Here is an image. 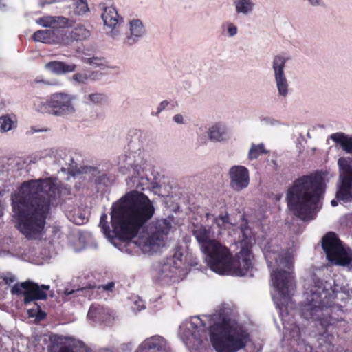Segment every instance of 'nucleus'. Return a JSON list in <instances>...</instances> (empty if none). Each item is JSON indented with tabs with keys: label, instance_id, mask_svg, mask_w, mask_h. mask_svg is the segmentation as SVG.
Masks as SVG:
<instances>
[{
	"label": "nucleus",
	"instance_id": "obj_38",
	"mask_svg": "<svg viewBox=\"0 0 352 352\" xmlns=\"http://www.w3.org/2000/svg\"><path fill=\"white\" fill-rule=\"evenodd\" d=\"M107 215L102 214L100 217L99 226L101 228L102 232L104 235L110 238L111 236V231L108 226Z\"/></svg>",
	"mask_w": 352,
	"mask_h": 352
},
{
	"label": "nucleus",
	"instance_id": "obj_39",
	"mask_svg": "<svg viewBox=\"0 0 352 352\" xmlns=\"http://www.w3.org/2000/svg\"><path fill=\"white\" fill-rule=\"evenodd\" d=\"M222 28L226 30L227 36L229 37H234L238 34V27L231 21L223 23Z\"/></svg>",
	"mask_w": 352,
	"mask_h": 352
},
{
	"label": "nucleus",
	"instance_id": "obj_16",
	"mask_svg": "<svg viewBox=\"0 0 352 352\" xmlns=\"http://www.w3.org/2000/svg\"><path fill=\"white\" fill-rule=\"evenodd\" d=\"M101 18L104 24V30L106 35L113 41L119 35L123 18L120 16L117 10L113 6H101Z\"/></svg>",
	"mask_w": 352,
	"mask_h": 352
},
{
	"label": "nucleus",
	"instance_id": "obj_54",
	"mask_svg": "<svg viewBox=\"0 0 352 352\" xmlns=\"http://www.w3.org/2000/svg\"><path fill=\"white\" fill-rule=\"evenodd\" d=\"M35 81H36V82H41V81H39V80H36ZM41 82H43V83H45L43 80H42Z\"/></svg>",
	"mask_w": 352,
	"mask_h": 352
},
{
	"label": "nucleus",
	"instance_id": "obj_5",
	"mask_svg": "<svg viewBox=\"0 0 352 352\" xmlns=\"http://www.w3.org/2000/svg\"><path fill=\"white\" fill-rule=\"evenodd\" d=\"M270 267L273 268L271 280L273 285L272 298L280 310L288 305L296 289L293 276L294 253L280 248L276 239L261 246Z\"/></svg>",
	"mask_w": 352,
	"mask_h": 352
},
{
	"label": "nucleus",
	"instance_id": "obj_22",
	"mask_svg": "<svg viewBox=\"0 0 352 352\" xmlns=\"http://www.w3.org/2000/svg\"><path fill=\"white\" fill-rule=\"evenodd\" d=\"M207 134L209 140L213 142H224L230 138L229 129L221 122H217L210 126Z\"/></svg>",
	"mask_w": 352,
	"mask_h": 352
},
{
	"label": "nucleus",
	"instance_id": "obj_48",
	"mask_svg": "<svg viewBox=\"0 0 352 352\" xmlns=\"http://www.w3.org/2000/svg\"><path fill=\"white\" fill-rule=\"evenodd\" d=\"M58 352H81V351H74L71 350V349L68 346H62Z\"/></svg>",
	"mask_w": 352,
	"mask_h": 352
},
{
	"label": "nucleus",
	"instance_id": "obj_43",
	"mask_svg": "<svg viewBox=\"0 0 352 352\" xmlns=\"http://www.w3.org/2000/svg\"><path fill=\"white\" fill-rule=\"evenodd\" d=\"M173 120L178 124H183L185 123L184 116L181 114L175 115L173 117Z\"/></svg>",
	"mask_w": 352,
	"mask_h": 352
},
{
	"label": "nucleus",
	"instance_id": "obj_15",
	"mask_svg": "<svg viewBox=\"0 0 352 352\" xmlns=\"http://www.w3.org/2000/svg\"><path fill=\"white\" fill-rule=\"evenodd\" d=\"M50 289V285H41L26 281L21 284H15L11 292L13 294H23L24 302L28 304L34 300H45L47 297L46 291Z\"/></svg>",
	"mask_w": 352,
	"mask_h": 352
},
{
	"label": "nucleus",
	"instance_id": "obj_2",
	"mask_svg": "<svg viewBox=\"0 0 352 352\" xmlns=\"http://www.w3.org/2000/svg\"><path fill=\"white\" fill-rule=\"evenodd\" d=\"M331 280H323L314 276L307 281L305 287L304 299L300 305L302 318L317 322L315 336L320 348L319 352H333L336 329L342 325L343 319L342 306L336 300L348 298V295L332 288Z\"/></svg>",
	"mask_w": 352,
	"mask_h": 352
},
{
	"label": "nucleus",
	"instance_id": "obj_41",
	"mask_svg": "<svg viewBox=\"0 0 352 352\" xmlns=\"http://www.w3.org/2000/svg\"><path fill=\"white\" fill-rule=\"evenodd\" d=\"M307 1L313 8H319L324 6L323 0H307Z\"/></svg>",
	"mask_w": 352,
	"mask_h": 352
},
{
	"label": "nucleus",
	"instance_id": "obj_26",
	"mask_svg": "<svg viewBox=\"0 0 352 352\" xmlns=\"http://www.w3.org/2000/svg\"><path fill=\"white\" fill-rule=\"evenodd\" d=\"M77 66L74 63H66L63 61L54 60L45 65V68L51 73L56 75H63L67 73L73 72Z\"/></svg>",
	"mask_w": 352,
	"mask_h": 352
},
{
	"label": "nucleus",
	"instance_id": "obj_18",
	"mask_svg": "<svg viewBox=\"0 0 352 352\" xmlns=\"http://www.w3.org/2000/svg\"><path fill=\"white\" fill-rule=\"evenodd\" d=\"M282 320L284 326V339L291 340L292 346L297 344V350L301 352H313L312 346L300 338L301 332L299 327L294 324L285 323V320Z\"/></svg>",
	"mask_w": 352,
	"mask_h": 352
},
{
	"label": "nucleus",
	"instance_id": "obj_11",
	"mask_svg": "<svg viewBox=\"0 0 352 352\" xmlns=\"http://www.w3.org/2000/svg\"><path fill=\"white\" fill-rule=\"evenodd\" d=\"M340 186L336 199L343 204L352 203V157H341L338 160Z\"/></svg>",
	"mask_w": 352,
	"mask_h": 352
},
{
	"label": "nucleus",
	"instance_id": "obj_20",
	"mask_svg": "<svg viewBox=\"0 0 352 352\" xmlns=\"http://www.w3.org/2000/svg\"><path fill=\"white\" fill-rule=\"evenodd\" d=\"M193 236L200 245L201 251L206 248L212 241L215 239L211 228L203 225H194L192 229Z\"/></svg>",
	"mask_w": 352,
	"mask_h": 352
},
{
	"label": "nucleus",
	"instance_id": "obj_35",
	"mask_svg": "<svg viewBox=\"0 0 352 352\" xmlns=\"http://www.w3.org/2000/svg\"><path fill=\"white\" fill-rule=\"evenodd\" d=\"M267 153V151L265 149L263 144H252L248 153V158L249 160H255L260 155Z\"/></svg>",
	"mask_w": 352,
	"mask_h": 352
},
{
	"label": "nucleus",
	"instance_id": "obj_23",
	"mask_svg": "<svg viewBox=\"0 0 352 352\" xmlns=\"http://www.w3.org/2000/svg\"><path fill=\"white\" fill-rule=\"evenodd\" d=\"M61 43L69 45L74 41H82L87 39L90 36V32L83 25H77L71 32H60Z\"/></svg>",
	"mask_w": 352,
	"mask_h": 352
},
{
	"label": "nucleus",
	"instance_id": "obj_36",
	"mask_svg": "<svg viewBox=\"0 0 352 352\" xmlns=\"http://www.w3.org/2000/svg\"><path fill=\"white\" fill-rule=\"evenodd\" d=\"M74 6V12L76 15H82L89 11L87 0H77Z\"/></svg>",
	"mask_w": 352,
	"mask_h": 352
},
{
	"label": "nucleus",
	"instance_id": "obj_8",
	"mask_svg": "<svg viewBox=\"0 0 352 352\" xmlns=\"http://www.w3.org/2000/svg\"><path fill=\"white\" fill-rule=\"evenodd\" d=\"M77 96L67 91H58L51 94L45 103L38 100L39 104L34 102L37 111H48L49 113L60 117L73 115L76 111Z\"/></svg>",
	"mask_w": 352,
	"mask_h": 352
},
{
	"label": "nucleus",
	"instance_id": "obj_9",
	"mask_svg": "<svg viewBox=\"0 0 352 352\" xmlns=\"http://www.w3.org/2000/svg\"><path fill=\"white\" fill-rule=\"evenodd\" d=\"M202 252L211 270L219 274H228L232 253L226 245L217 240L212 241Z\"/></svg>",
	"mask_w": 352,
	"mask_h": 352
},
{
	"label": "nucleus",
	"instance_id": "obj_47",
	"mask_svg": "<svg viewBox=\"0 0 352 352\" xmlns=\"http://www.w3.org/2000/svg\"><path fill=\"white\" fill-rule=\"evenodd\" d=\"M114 287V283L110 282L106 285L102 286V289L106 291H111L112 288Z\"/></svg>",
	"mask_w": 352,
	"mask_h": 352
},
{
	"label": "nucleus",
	"instance_id": "obj_40",
	"mask_svg": "<svg viewBox=\"0 0 352 352\" xmlns=\"http://www.w3.org/2000/svg\"><path fill=\"white\" fill-rule=\"evenodd\" d=\"M84 62L89 63V65L95 67L103 68L106 65V61L103 58L92 57L86 58L84 59Z\"/></svg>",
	"mask_w": 352,
	"mask_h": 352
},
{
	"label": "nucleus",
	"instance_id": "obj_56",
	"mask_svg": "<svg viewBox=\"0 0 352 352\" xmlns=\"http://www.w3.org/2000/svg\"><path fill=\"white\" fill-rule=\"evenodd\" d=\"M263 120L267 122L268 119H264Z\"/></svg>",
	"mask_w": 352,
	"mask_h": 352
},
{
	"label": "nucleus",
	"instance_id": "obj_17",
	"mask_svg": "<svg viewBox=\"0 0 352 352\" xmlns=\"http://www.w3.org/2000/svg\"><path fill=\"white\" fill-rule=\"evenodd\" d=\"M230 185L235 191L246 188L250 184L248 169L243 166H233L229 170Z\"/></svg>",
	"mask_w": 352,
	"mask_h": 352
},
{
	"label": "nucleus",
	"instance_id": "obj_52",
	"mask_svg": "<svg viewBox=\"0 0 352 352\" xmlns=\"http://www.w3.org/2000/svg\"><path fill=\"white\" fill-rule=\"evenodd\" d=\"M4 107V104L1 102H0V111H1Z\"/></svg>",
	"mask_w": 352,
	"mask_h": 352
},
{
	"label": "nucleus",
	"instance_id": "obj_31",
	"mask_svg": "<svg viewBox=\"0 0 352 352\" xmlns=\"http://www.w3.org/2000/svg\"><path fill=\"white\" fill-rule=\"evenodd\" d=\"M49 155L60 164H63V161H64L65 164H70V162H73V159L71 156H69L65 151L63 149L52 148L50 151Z\"/></svg>",
	"mask_w": 352,
	"mask_h": 352
},
{
	"label": "nucleus",
	"instance_id": "obj_42",
	"mask_svg": "<svg viewBox=\"0 0 352 352\" xmlns=\"http://www.w3.org/2000/svg\"><path fill=\"white\" fill-rule=\"evenodd\" d=\"M3 280L6 284L10 285L16 280V278L12 274H7L3 276Z\"/></svg>",
	"mask_w": 352,
	"mask_h": 352
},
{
	"label": "nucleus",
	"instance_id": "obj_19",
	"mask_svg": "<svg viewBox=\"0 0 352 352\" xmlns=\"http://www.w3.org/2000/svg\"><path fill=\"white\" fill-rule=\"evenodd\" d=\"M136 352H170L166 341L160 336H153L142 342Z\"/></svg>",
	"mask_w": 352,
	"mask_h": 352
},
{
	"label": "nucleus",
	"instance_id": "obj_29",
	"mask_svg": "<svg viewBox=\"0 0 352 352\" xmlns=\"http://www.w3.org/2000/svg\"><path fill=\"white\" fill-rule=\"evenodd\" d=\"M206 218L208 220L211 219L212 224L216 225L219 228L220 230L218 232V234H221V230L230 228L231 223L229 221V217L227 214L214 217L213 214L207 213Z\"/></svg>",
	"mask_w": 352,
	"mask_h": 352
},
{
	"label": "nucleus",
	"instance_id": "obj_4",
	"mask_svg": "<svg viewBox=\"0 0 352 352\" xmlns=\"http://www.w3.org/2000/svg\"><path fill=\"white\" fill-rule=\"evenodd\" d=\"M58 191L52 179L45 178L25 182L12 195L16 226L26 238L38 239L43 236L45 220Z\"/></svg>",
	"mask_w": 352,
	"mask_h": 352
},
{
	"label": "nucleus",
	"instance_id": "obj_45",
	"mask_svg": "<svg viewBox=\"0 0 352 352\" xmlns=\"http://www.w3.org/2000/svg\"><path fill=\"white\" fill-rule=\"evenodd\" d=\"M168 104H169V102L166 100H164V101L161 102L157 108V113H160L163 110H164L168 107Z\"/></svg>",
	"mask_w": 352,
	"mask_h": 352
},
{
	"label": "nucleus",
	"instance_id": "obj_13",
	"mask_svg": "<svg viewBox=\"0 0 352 352\" xmlns=\"http://www.w3.org/2000/svg\"><path fill=\"white\" fill-rule=\"evenodd\" d=\"M289 60V56L282 52L274 56L272 61V69L274 73V80L278 91V96L286 98L289 94V82L285 73L286 63Z\"/></svg>",
	"mask_w": 352,
	"mask_h": 352
},
{
	"label": "nucleus",
	"instance_id": "obj_44",
	"mask_svg": "<svg viewBox=\"0 0 352 352\" xmlns=\"http://www.w3.org/2000/svg\"><path fill=\"white\" fill-rule=\"evenodd\" d=\"M134 305L135 307H133V309L140 311L145 308V305L142 300H138L134 302Z\"/></svg>",
	"mask_w": 352,
	"mask_h": 352
},
{
	"label": "nucleus",
	"instance_id": "obj_37",
	"mask_svg": "<svg viewBox=\"0 0 352 352\" xmlns=\"http://www.w3.org/2000/svg\"><path fill=\"white\" fill-rule=\"evenodd\" d=\"M89 292H90L89 289L84 288V287L79 288L77 289H65L64 290V294L67 296H73V297H76V296H87L89 294Z\"/></svg>",
	"mask_w": 352,
	"mask_h": 352
},
{
	"label": "nucleus",
	"instance_id": "obj_24",
	"mask_svg": "<svg viewBox=\"0 0 352 352\" xmlns=\"http://www.w3.org/2000/svg\"><path fill=\"white\" fill-rule=\"evenodd\" d=\"M36 23L45 28L58 30L66 28L68 25L69 19L63 16L45 15L36 19Z\"/></svg>",
	"mask_w": 352,
	"mask_h": 352
},
{
	"label": "nucleus",
	"instance_id": "obj_53",
	"mask_svg": "<svg viewBox=\"0 0 352 352\" xmlns=\"http://www.w3.org/2000/svg\"><path fill=\"white\" fill-rule=\"evenodd\" d=\"M45 316V313H41V316L40 317L41 318H43L44 316Z\"/></svg>",
	"mask_w": 352,
	"mask_h": 352
},
{
	"label": "nucleus",
	"instance_id": "obj_49",
	"mask_svg": "<svg viewBox=\"0 0 352 352\" xmlns=\"http://www.w3.org/2000/svg\"><path fill=\"white\" fill-rule=\"evenodd\" d=\"M85 219L79 218V219H75L74 223L78 225L83 224L85 223Z\"/></svg>",
	"mask_w": 352,
	"mask_h": 352
},
{
	"label": "nucleus",
	"instance_id": "obj_25",
	"mask_svg": "<svg viewBox=\"0 0 352 352\" xmlns=\"http://www.w3.org/2000/svg\"><path fill=\"white\" fill-rule=\"evenodd\" d=\"M35 41L45 43H61L60 31L44 30L35 32L32 36Z\"/></svg>",
	"mask_w": 352,
	"mask_h": 352
},
{
	"label": "nucleus",
	"instance_id": "obj_46",
	"mask_svg": "<svg viewBox=\"0 0 352 352\" xmlns=\"http://www.w3.org/2000/svg\"><path fill=\"white\" fill-rule=\"evenodd\" d=\"M54 2L55 0H40L38 4L41 7H44L47 4H52Z\"/></svg>",
	"mask_w": 352,
	"mask_h": 352
},
{
	"label": "nucleus",
	"instance_id": "obj_7",
	"mask_svg": "<svg viewBox=\"0 0 352 352\" xmlns=\"http://www.w3.org/2000/svg\"><path fill=\"white\" fill-rule=\"evenodd\" d=\"M241 232L243 236V239L241 241V249L234 257L232 256L229 270H228V274L238 276H245L252 267L253 255L250 248L257 240L256 235L246 222L244 225L241 224Z\"/></svg>",
	"mask_w": 352,
	"mask_h": 352
},
{
	"label": "nucleus",
	"instance_id": "obj_34",
	"mask_svg": "<svg viewBox=\"0 0 352 352\" xmlns=\"http://www.w3.org/2000/svg\"><path fill=\"white\" fill-rule=\"evenodd\" d=\"M15 126L14 122L10 115L6 114L0 117V131L1 132H8Z\"/></svg>",
	"mask_w": 352,
	"mask_h": 352
},
{
	"label": "nucleus",
	"instance_id": "obj_3",
	"mask_svg": "<svg viewBox=\"0 0 352 352\" xmlns=\"http://www.w3.org/2000/svg\"><path fill=\"white\" fill-rule=\"evenodd\" d=\"M207 329L217 352H236L244 348L250 340L248 331L232 320L224 308L212 315L186 319L179 326L178 335L189 350H197L204 340H207Z\"/></svg>",
	"mask_w": 352,
	"mask_h": 352
},
{
	"label": "nucleus",
	"instance_id": "obj_32",
	"mask_svg": "<svg viewBox=\"0 0 352 352\" xmlns=\"http://www.w3.org/2000/svg\"><path fill=\"white\" fill-rule=\"evenodd\" d=\"M87 169L89 173H91L95 177L94 181L96 184L109 186L112 183V179L107 174L100 173L98 168L89 167Z\"/></svg>",
	"mask_w": 352,
	"mask_h": 352
},
{
	"label": "nucleus",
	"instance_id": "obj_28",
	"mask_svg": "<svg viewBox=\"0 0 352 352\" xmlns=\"http://www.w3.org/2000/svg\"><path fill=\"white\" fill-rule=\"evenodd\" d=\"M330 138L339 144L346 153L352 155V135L349 136L343 133H335L331 135Z\"/></svg>",
	"mask_w": 352,
	"mask_h": 352
},
{
	"label": "nucleus",
	"instance_id": "obj_55",
	"mask_svg": "<svg viewBox=\"0 0 352 352\" xmlns=\"http://www.w3.org/2000/svg\"><path fill=\"white\" fill-rule=\"evenodd\" d=\"M41 131V130H35L34 132Z\"/></svg>",
	"mask_w": 352,
	"mask_h": 352
},
{
	"label": "nucleus",
	"instance_id": "obj_12",
	"mask_svg": "<svg viewBox=\"0 0 352 352\" xmlns=\"http://www.w3.org/2000/svg\"><path fill=\"white\" fill-rule=\"evenodd\" d=\"M159 280L168 283L182 280L187 274V269L182 259V254L177 252L162 264L157 271Z\"/></svg>",
	"mask_w": 352,
	"mask_h": 352
},
{
	"label": "nucleus",
	"instance_id": "obj_10",
	"mask_svg": "<svg viewBox=\"0 0 352 352\" xmlns=\"http://www.w3.org/2000/svg\"><path fill=\"white\" fill-rule=\"evenodd\" d=\"M322 246L327 259L336 265L352 267V252L345 248L337 236L329 232L322 240Z\"/></svg>",
	"mask_w": 352,
	"mask_h": 352
},
{
	"label": "nucleus",
	"instance_id": "obj_27",
	"mask_svg": "<svg viewBox=\"0 0 352 352\" xmlns=\"http://www.w3.org/2000/svg\"><path fill=\"white\" fill-rule=\"evenodd\" d=\"M232 4L237 14L245 16L251 15L256 8L254 0H232Z\"/></svg>",
	"mask_w": 352,
	"mask_h": 352
},
{
	"label": "nucleus",
	"instance_id": "obj_50",
	"mask_svg": "<svg viewBox=\"0 0 352 352\" xmlns=\"http://www.w3.org/2000/svg\"><path fill=\"white\" fill-rule=\"evenodd\" d=\"M331 204L332 206H336L338 205V201L336 199H333Z\"/></svg>",
	"mask_w": 352,
	"mask_h": 352
},
{
	"label": "nucleus",
	"instance_id": "obj_33",
	"mask_svg": "<svg viewBox=\"0 0 352 352\" xmlns=\"http://www.w3.org/2000/svg\"><path fill=\"white\" fill-rule=\"evenodd\" d=\"M107 96L102 93H91L84 96L85 101L87 104H100L106 101Z\"/></svg>",
	"mask_w": 352,
	"mask_h": 352
},
{
	"label": "nucleus",
	"instance_id": "obj_14",
	"mask_svg": "<svg viewBox=\"0 0 352 352\" xmlns=\"http://www.w3.org/2000/svg\"><path fill=\"white\" fill-rule=\"evenodd\" d=\"M146 35V30L143 22L139 19L128 21L125 32L122 28L119 35L113 42L121 44L124 47H131L140 42Z\"/></svg>",
	"mask_w": 352,
	"mask_h": 352
},
{
	"label": "nucleus",
	"instance_id": "obj_51",
	"mask_svg": "<svg viewBox=\"0 0 352 352\" xmlns=\"http://www.w3.org/2000/svg\"><path fill=\"white\" fill-rule=\"evenodd\" d=\"M6 6V4L4 3V0H0V8H2Z\"/></svg>",
	"mask_w": 352,
	"mask_h": 352
},
{
	"label": "nucleus",
	"instance_id": "obj_1",
	"mask_svg": "<svg viewBox=\"0 0 352 352\" xmlns=\"http://www.w3.org/2000/svg\"><path fill=\"white\" fill-rule=\"evenodd\" d=\"M143 153L140 150L128 151L118 160L123 174H129L126 184L136 190L126 193L111 207L113 232L121 240L118 248L129 254L139 248L144 253H153L163 247L172 229L173 220L161 219L146 225L155 214L153 202L142 192L149 188L150 182L144 171Z\"/></svg>",
	"mask_w": 352,
	"mask_h": 352
},
{
	"label": "nucleus",
	"instance_id": "obj_21",
	"mask_svg": "<svg viewBox=\"0 0 352 352\" xmlns=\"http://www.w3.org/2000/svg\"><path fill=\"white\" fill-rule=\"evenodd\" d=\"M87 318L96 322H109L114 318V313L107 307L93 304L89 309Z\"/></svg>",
	"mask_w": 352,
	"mask_h": 352
},
{
	"label": "nucleus",
	"instance_id": "obj_6",
	"mask_svg": "<svg viewBox=\"0 0 352 352\" xmlns=\"http://www.w3.org/2000/svg\"><path fill=\"white\" fill-rule=\"evenodd\" d=\"M322 192L323 182L320 176H302L287 190L286 199L288 208L301 219L310 220Z\"/></svg>",
	"mask_w": 352,
	"mask_h": 352
},
{
	"label": "nucleus",
	"instance_id": "obj_30",
	"mask_svg": "<svg viewBox=\"0 0 352 352\" xmlns=\"http://www.w3.org/2000/svg\"><path fill=\"white\" fill-rule=\"evenodd\" d=\"M98 76L96 72H78L72 76V80L78 84H85L89 80H96Z\"/></svg>",
	"mask_w": 352,
	"mask_h": 352
}]
</instances>
